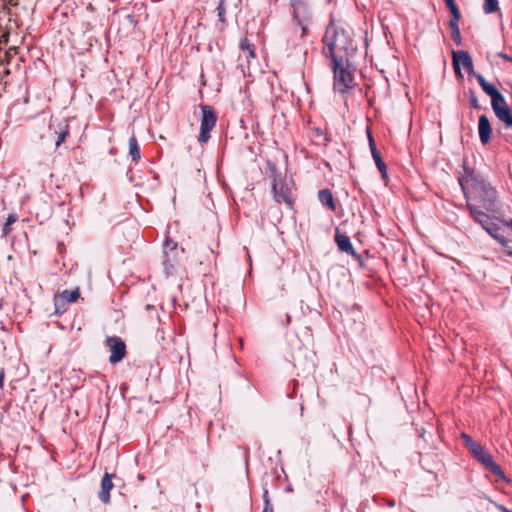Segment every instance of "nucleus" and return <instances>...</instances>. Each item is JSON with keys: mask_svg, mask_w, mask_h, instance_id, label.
I'll use <instances>...</instances> for the list:
<instances>
[{"mask_svg": "<svg viewBox=\"0 0 512 512\" xmlns=\"http://www.w3.org/2000/svg\"><path fill=\"white\" fill-rule=\"evenodd\" d=\"M323 53L331 61L352 60L357 52V45L350 29H346L331 20L323 37Z\"/></svg>", "mask_w": 512, "mask_h": 512, "instance_id": "obj_1", "label": "nucleus"}, {"mask_svg": "<svg viewBox=\"0 0 512 512\" xmlns=\"http://www.w3.org/2000/svg\"><path fill=\"white\" fill-rule=\"evenodd\" d=\"M466 184L469 186V193L472 194V200L477 201L488 212H493L497 199V191L483 178H479L473 174H468L465 178Z\"/></svg>", "mask_w": 512, "mask_h": 512, "instance_id": "obj_2", "label": "nucleus"}, {"mask_svg": "<svg viewBox=\"0 0 512 512\" xmlns=\"http://www.w3.org/2000/svg\"><path fill=\"white\" fill-rule=\"evenodd\" d=\"M476 79L483 91L491 97L492 109L497 118L502 121L506 128L512 127L511 109L507 105L504 96L496 87L488 83L481 74L476 75Z\"/></svg>", "mask_w": 512, "mask_h": 512, "instance_id": "obj_3", "label": "nucleus"}, {"mask_svg": "<svg viewBox=\"0 0 512 512\" xmlns=\"http://www.w3.org/2000/svg\"><path fill=\"white\" fill-rule=\"evenodd\" d=\"M351 61L352 60L343 62L332 61L334 89L341 94H345L355 87Z\"/></svg>", "mask_w": 512, "mask_h": 512, "instance_id": "obj_4", "label": "nucleus"}, {"mask_svg": "<svg viewBox=\"0 0 512 512\" xmlns=\"http://www.w3.org/2000/svg\"><path fill=\"white\" fill-rule=\"evenodd\" d=\"M462 438L475 458L493 475L505 479L501 467L493 460L492 455L487 452L479 443L475 442L469 435L462 434Z\"/></svg>", "mask_w": 512, "mask_h": 512, "instance_id": "obj_5", "label": "nucleus"}, {"mask_svg": "<svg viewBox=\"0 0 512 512\" xmlns=\"http://www.w3.org/2000/svg\"><path fill=\"white\" fill-rule=\"evenodd\" d=\"M292 8V17L296 25L301 28V37L309 32L313 19V9L308 0H289Z\"/></svg>", "mask_w": 512, "mask_h": 512, "instance_id": "obj_6", "label": "nucleus"}, {"mask_svg": "<svg viewBox=\"0 0 512 512\" xmlns=\"http://www.w3.org/2000/svg\"><path fill=\"white\" fill-rule=\"evenodd\" d=\"M202 117L200 123V133L198 141L205 144L210 139V132L215 128L217 122V114L215 109L210 105H201Z\"/></svg>", "mask_w": 512, "mask_h": 512, "instance_id": "obj_7", "label": "nucleus"}, {"mask_svg": "<svg viewBox=\"0 0 512 512\" xmlns=\"http://www.w3.org/2000/svg\"><path fill=\"white\" fill-rule=\"evenodd\" d=\"M184 253L183 248H179L178 244L172 239H166L163 245V265L167 274L180 263V256Z\"/></svg>", "mask_w": 512, "mask_h": 512, "instance_id": "obj_8", "label": "nucleus"}, {"mask_svg": "<svg viewBox=\"0 0 512 512\" xmlns=\"http://www.w3.org/2000/svg\"><path fill=\"white\" fill-rule=\"evenodd\" d=\"M467 208L469 209L473 219L479 223L491 237L495 238L500 233V227L487 213L480 210L478 206L468 201Z\"/></svg>", "mask_w": 512, "mask_h": 512, "instance_id": "obj_9", "label": "nucleus"}, {"mask_svg": "<svg viewBox=\"0 0 512 512\" xmlns=\"http://www.w3.org/2000/svg\"><path fill=\"white\" fill-rule=\"evenodd\" d=\"M452 60H453V67H454L455 73L460 78H463V75L461 73V68H460L461 64L469 75H473L476 78V75L478 73H476L474 71L473 60L468 51H465V50L453 51L452 52Z\"/></svg>", "mask_w": 512, "mask_h": 512, "instance_id": "obj_10", "label": "nucleus"}, {"mask_svg": "<svg viewBox=\"0 0 512 512\" xmlns=\"http://www.w3.org/2000/svg\"><path fill=\"white\" fill-rule=\"evenodd\" d=\"M105 344L110 351L109 362L111 364H116L125 358L127 354L126 344L120 337L107 336Z\"/></svg>", "mask_w": 512, "mask_h": 512, "instance_id": "obj_11", "label": "nucleus"}, {"mask_svg": "<svg viewBox=\"0 0 512 512\" xmlns=\"http://www.w3.org/2000/svg\"><path fill=\"white\" fill-rule=\"evenodd\" d=\"M273 198L277 203H285L289 208L293 206V198L290 188L287 186L285 180L277 183H272Z\"/></svg>", "mask_w": 512, "mask_h": 512, "instance_id": "obj_12", "label": "nucleus"}, {"mask_svg": "<svg viewBox=\"0 0 512 512\" xmlns=\"http://www.w3.org/2000/svg\"><path fill=\"white\" fill-rule=\"evenodd\" d=\"M49 130L55 136V145L57 147L69 136V124L66 119L51 121Z\"/></svg>", "mask_w": 512, "mask_h": 512, "instance_id": "obj_13", "label": "nucleus"}, {"mask_svg": "<svg viewBox=\"0 0 512 512\" xmlns=\"http://www.w3.org/2000/svg\"><path fill=\"white\" fill-rule=\"evenodd\" d=\"M334 239L340 251L345 252L356 259L360 258L359 254L353 248L350 238L345 233L336 229Z\"/></svg>", "mask_w": 512, "mask_h": 512, "instance_id": "obj_14", "label": "nucleus"}, {"mask_svg": "<svg viewBox=\"0 0 512 512\" xmlns=\"http://www.w3.org/2000/svg\"><path fill=\"white\" fill-rule=\"evenodd\" d=\"M368 140H369V148L372 154V157L375 161L377 168L379 169L381 176L383 179L387 178V166L383 161L379 151L377 150L376 143L374 138L370 132H368Z\"/></svg>", "mask_w": 512, "mask_h": 512, "instance_id": "obj_15", "label": "nucleus"}, {"mask_svg": "<svg viewBox=\"0 0 512 512\" xmlns=\"http://www.w3.org/2000/svg\"><path fill=\"white\" fill-rule=\"evenodd\" d=\"M114 476V474L106 472L101 480V488L98 497L104 504L110 503V491L114 487V484L112 482V478Z\"/></svg>", "mask_w": 512, "mask_h": 512, "instance_id": "obj_16", "label": "nucleus"}, {"mask_svg": "<svg viewBox=\"0 0 512 512\" xmlns=\"http://www.w3.org/2000/svg\"><path fill=\"white\" fill-rule=\"evenodd\" d=\"M478 132L481 143L483 145L488 144L491 140L492 127L488 117L485 114L479 116Z\"/></svg>", "mask_w": 512, "mask_h": 512, "instance_id": "obj_17", "label": "nucleus"}, {"mask_svg": "<svg viewBox=\"0 0 512 512\" xmlns=\"http://www.w3.org/2000/svg\"><path fill=\"white\" fill-rule=\"evenodd\" d=\"M80 297V289L76 287L74 290H64L59 295H56L55 306L58 307L60 304L63 306L66 303H74Z\"/></svg>", "mask_w": 512, "mask_h": 512, "instance_id": "obj_18", "label": "nucleus"}, {"mask_svg": "<svg viewBox=\"0 0 512 512\" xmlns=\"http://www.w3.org/2000/svg\"><path fill=\"white\" fill-rule=\"evenodd\" d=\"M319 201L331 211L336 210V204L332 192L329 189H322L318 192Z\"/></svg>", "mask_w": 512, "mask_h": 512, "instance_id": "obj_19", "label": "nucleus"}, {"mask_svg": "<svg viewBox=\"0 0 512 512\" xmlns=\"http://www.w3.org/2000/svg\"><path fill=\"white\" fill-rule=\"evenodd\" d=\"M129 155L131 156L132 161L138 162L141 158L140 146L138 144L136 136L133 134L129 138Z\"/></svg>", "mask_w": 512, "mask_h": 512, "instance_id": "obj_20", "label": "nucleus"}, {"mask_svg": "<svg viewBox=\"0 0 512 512\" xmlns=\"http://www.w3.org/2000/svg\"><path fill=\"white\" fill-rule=\"evenodd\" d=\"M240 49L247 61H249V59L255 58L254 45L250 43L248 39L245 38L241 41Z\"/></svg>", "mask_w": 512, "mask_h": 512, "instance_id": "obj_21", "label": "nucleus"}, {"mask_svg": "<svg viewBox=\"0 0 512 512\" xmlns=\"http://www.w3.org/2000/svg\"><path fill=\"white\" fill-rule=\"evenodd\" d=\"M459 20H455V19H451L449 21V27L451 29V38L452 40L457 44V45H460L461 44V33H460V29H459V26H458V22Z\"/></svg>", "mask_w": 512, "mask_h": 512, "instance_id": "obj_22", "label": "nucleus"}, {"mask_svg": "<svg viewBox=\"0 0 512 512\" xmlns=\"http://www.w3.org/2000/svg\"><path fill=\"white\" fill-rule=\"evenodd\" d=\"M267 167L269 170V177L271 178L272 183H277V182H281L284 180V178H283L281 172L278 170L276 164H274L272 162H268Z\"/></svg>", "mask_w": 512, "mask_h": 512, "instance_id": "obj_23", "label": "nucleus"}, {"mask_svg": "<svg viewBox=\"0 0 512 512\" xmlns=\"http://www.w3.org/2000/svg\"><path fill=\"white\" fill-rule=\"evenodd\" d=\"M499 10L498 0H484L483 11L486 14H492Z\"/></svg>", "mask_w": 512, "mask_h": 512, "instance_id": "obj_24", "label": "nucleus"}, {"mask_svg": "<svg viewBox=\"0 0 512 512\" xmlns=\"http://www.w3.org/2000/svg\"><path fill=\"white\" fill-rule=\"evenodd\" d=\"M494 239L506 249L508 256L512 257L511 241L500 233Z\"/></svg>", "mask_w": 512, "mask_h": 512, "instance_id": "obj_25", "label": "nucleus"}, {"mask_svg": "<svg viewBox=\"0 0 512 512\" xmlns=\"http://www.w3.org/2000/svg\"><path fill=\"white\" fill-rule=\"evenodd\" d=\"M18 220L16 214H9L3 227V236H8L11 232V225Z\"/></svg>", "mask_w": 512, "mask_h": 512, "instance_id": "obj_26", "label": "nucleus"}, {"mask_svg": "<svg viewBox=\"0 0 512 512\" xmlns=\"http://www.w3.org/2000/svg\"><path fill=\"white\" fill-rule=\"evenodd\" d=\"M445 3L453 16L452 19L459 20L461 17V14H460V10H459L458 6L456 5L455 1L454 0H446Z\"/></svg>", "mask_w": 512, "mask_h": 512, "instance_id": "obj_27", "label": "nucleus"}, {"mask_svg": "<svg viewBox=\"0 0 512 512\" xmlns=\"http://www.w3.org/2000/svg\"><path fill=\"white\" fill-rule=\"evenodd\" d=\"M217 15H218V18L219 20L222 22V23H225V7H224V0H220V3L217 7Z\"/></svg>", "mask_w": 512, "mask_h": 512, "instance_id": "obj_28", "label": "nucleus"}, {"mask_svg": "<svg viewBox=\"0 0 512 512\" xmlns=\"http://www.w3.org/2000/svg\"><path fill=\"white\" fill-rule=\"evenodd\" d=\"M264 501H265V506H264V509L262 512H273V507L270 504L269 499H268V491L267 490L264 492Z\"/></svg>", "mask_w": 512, "mask_h": 512, "instance_id": "obj_29", "label": "nucleus"}, {"mask_svg": "<svg viewBox=\"0 0 512 512\" xmlns=\"http://www.w3.org/2000/svg\"><path fill=\"white\" fill-rule=\"evenodd\" d=\"M470 104L473 108L475 109H479L480 108V104H479V100L477 98V96L475 95V93H471L470 95Z\"/></svg>", "mask_w": 512, "mask_h": 512, "instance_id": "obj_30", "label": "nucleus"}, {"mask_svg": "<svg viewBox=\"0 0 512 512\" xmlns=\"http://www.w3.org/2000/svg\"><path fill=\"white\" fill-rule=\"evenodd\" d=\"M4 379H5V371L3 368H0V389L4 386Z\"/></svg>", "mask_w": 512, "mask_h": 512, "instance_id": "obj_31", "label": "nucleus"}, {"mask_svg": "<svg viewBox=\"0 0 512 512\" xmlns=\"http://www.w3.org/2000/svg\"><path fill=\"white\" fill-rule=\"evenodd\" d=\"M499 57L506 60V61H509V62H512V57L505 54V53H499Z\"/></svg>", "mask_w": 512, "mask_h": 512, "instance_id": "obj_32", "label": "nucleus"}, {"mask_svg": "<svg viewBox=\"0 0 512 512\" xmlns=\"http://www.w3.org/2000/svg\"><path fill=\"white\" fill-rule=\"evenodd\" d=\"M313 131L316 136H324L323 130L320 128H314Z\"/></svg>", "mask_w": 512, "mask_h": 512, "instance_id": "obj_33", "label": "nucleus"}, {"mask_svg": "<svg viewBox=\"0 0 512 512\" xmlns=\"http://www.w3.org/2000/svg\"><path fill=\"white\" fill-rule=\"evenodd\" d=\"M505 224H506V226H508L509 228L512 229V218L509 221H507Z\"/></svg>", "mask_w": 512, "mask_h": 512, "instance_id": "obj_34", "label": "nucleus"}, {"mask_svg": "<svg viewBox=\"0 0 512 512\" xmlns=\"http://www.w3.org/2000/svg\"><path fill=\"white\" fill-rule=\"evenodd\" d=\"M499 508L503 511V512H512L510 511L509 509L503 507V506H499Z\"/></svg>", "mask_w": 512, "mask_h": 512, "instance_id": "obj_35", "label": "nucleus"}, {"mask_svg": "<svg viewBox=\"0 0 512 512\" xmlns=\"http://www.w3.org/2000/svg\"><path fill=\"white\" fill-rule=\"evenodd\" d=\"M460 184H461V186H462V190H463V191H464V193L466 194V188H465V186H464L463 182H462V181H460Z\"/></svg>", "mask_w": 512, "mask_h": 512, "instance_id": "obj_36", "label": "nucleus"}, {"mask_svg": "<svg viewBox=\"0 0 512 512\" xmlns=\"http://www.w3.org/2000/svg\"><path fill=\"white\" fill-rule=\"evenodd\" d=\"M506 140H507L508 142H512V137H511V139H509L508 137H506Z\"/></svg>", "mask_w": 512, "mask_h": 512, "instance_id": "obj_37", "label": "nucleus"}]
</instances>
